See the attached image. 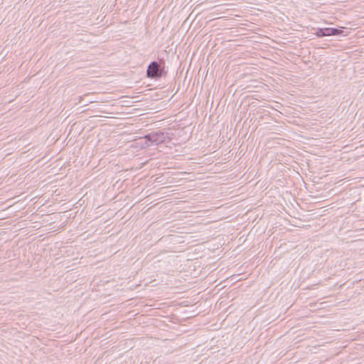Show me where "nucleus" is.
Masks as SVG:
<instances>
[{
    "label": "nucleus",
    "mask_w": 364,
    "mask_h": 364,
    "mask_svg": "<svg viewBox=\"0 0 364 364\" xmlns=\"http://www.w3.org/2000/svg\"><path fill=\"white\" fill-rule=\"evenodd\" d=\"M167 135H168V133H166V132H164L161 131H159V132H151V133L147 134V137H148L149 141H151L152 145L153 144L158 145L159 144L165 143L166 138H168L169 139V138Z\"/></svg>",
    "instance_id": "2"
},
{
    "label": "nucleus",
    "mask_w": 364,
    "mask_h": 364,
    "mask_svg": "<svg viewBox=\"0 0 364 364\" xmlns=\"http://www.w3.org/2000/svg\"><path fill=\"white\" fill-rule=\"evenodd\" d=\"M331 36H339L341 35V33L343 32L342 30L336 28H331V30L330 31Z\"/></svg>",
    "instance_id": "4"
},
{
    "label": "nucleus",
    "mask_w": 364,
    "mask_h": 364,
    "mask_svg": "<svg viewBox=\"0 0 364 364\" xmlns=\"http://www.w3.org/2000/svg\"><path fill=\"white\" fill-rule=\"evenodd\" d=\"M152 145L151 141H149L147 134L144 136L143 140L140 143V146L141 148L145 149Z\"/></svg>",
    "instance_id": "3"
},
{
    "label": "nucleus",
    "mask_w": 364,
    "mask_h": 364,
    "mask_svg": "<svg viewBox=\"0 0 364 364\" xmlns=\"http://www.w3.org/2000/svg\"><path fill=\"white\" fill-rule=\"evenodd\" d=\"M315 34L317 37H319V38L326 36L323 28L317 29Z\"/></svg>",
    "instance_id": "5"
},
{
    "label": "nucleus",
    "mask_w": 364,
    "mask_h": 364,
    "mask_svg": "<svg viewBox=\"0 0 364 364\" xmlns=\"http://www.w3.org/2000/svg\"><path fill=\"white\" fill-rule=\"evenodd\" d=\"M166 74L165 71V61L163 59L159 61H152L148 65L146 76L152 79H159Z\"/></svg>",
    "instance_id": "1"
},
{
    "label": "nucleus",
    "mask_w": 364,
    "mask_h": 364,
    "mask_svg": "<svg viewBox=\"0 0 364 364\" xmlns=\"http://www.w3.org/2000/svg\"><path fill=\"white\" fill-rule=\"evenodd\" d=\"M331 30V28H323L326 36H331V33L330 32Z\"/></svg>",
    "instance_id": "6"
}]
</instances>
